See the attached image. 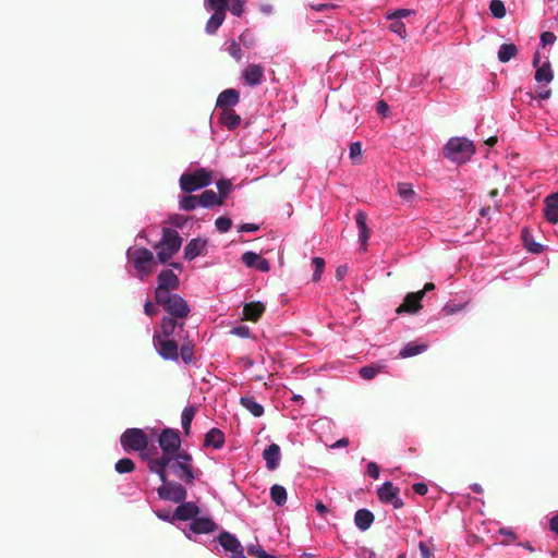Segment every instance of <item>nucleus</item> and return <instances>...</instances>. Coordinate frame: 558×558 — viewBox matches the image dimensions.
I'll use <instances>...</instances> for the list:
<instances>
[{
	"instance_id": "1",
	"label": "nucleus",
	"mask_w": 558,
	"mask_h": 558,
	"mask_svg": "<svg viewBox=\"0 0 558 558\" xmlns=\"http://www.w3.org/2000/svg\"><path fill=\"white\" fill-rule=\"evenodd\" d=\"M167 315L160 319L159 329L155 330L153 344L158 355L165 361L178 362V341L185 332V318L191 313V306L180 294L163 307Z\"/></svg>"
},
{
	"instance_id": "2",
	"label": "nucleus",
	"mask_w": 558,
	"mask_h": 558,
	"mask_svg": "<svg viewBox=\"0 0 558 558\" xmlns=\"http://www.w3.org/2000/svg\"><path fill=\"white\" fill-rule=\"evenodd\" d=\"M245 3L246 0H203L204 10L211 13L205 24V34L216 35L226 20L227 12L238 17L242 16Z\"/></svg>"
},
{
	"instance_id": "3",
	"label": "nucleus",
	"mask_w": 558,
	"mask_h": 558,
	"mask_svg": "<svg viewBox=\"0 0 558 558\" xmlns=\"http://www.w3.org/2000/svg\"><path fill=\"white\" fill-rule=\"evenodd\" d=\"M158 444L162 451L159 458L151 459L148 462L149 471H157L161 468H167L169 458L181 453V438L178 429L166 427L161 430L158 437Z\"/></svg>"
},
{
	"instance_id": "4",
	"label": "nucleus",
	"mask_w": 558,
	"mask_h": 558,
	"mask_svg": "<svg viewBox=\"0 0 558 558\" xmlns=\"http://www.w3.org/2000/svg\"><path fill=\"white\" fill-rule=\"evenodd\" d=\"M125 257L134 268V276L141 281L146 280L159 264L157 256H154V253L144 246H130L125 252Z\"/></svg>"
},
{
	"instance_id": "5",
	"label": "nucleus",
	"mask_w": 558,
	"mask_h": 558,
	"mask_svg": "<svg viewBox=\"0 0 558 558\" xmlns=\"http://www.w3.org/2000/svg\"><path fill=\"white\" fill-rule=\"evenodd\" d=\"M167 472L186 485H193L199 475V471L193 468L192 456L186 450L169 458Z\"/></svg>"
},
{
	"instance_id": "6",
	"label": "nucleus",
	"mask_w": 558,
	"mask_h": 558,
	"mask_svg": "<svg viewBox=\"0 0 558 558\" xmlns=\"http://www.w3.org/2000/svg\"><path fill=\"white\" fill-rule=\"evenodd\" d=\"M158 475L161 485L157 488V495L161 500L179 504L186 500L187 490L182 483L172 481L168 476L167 468L149 471Z\"/></svg>"
},
{
	"instance_id": "7",
	"label": "nucleus",
	"mask_w": 558,
	"mask_h": 558,
	"mask_svg": "<svg viewBox=\"0 0 558 558\" xmlns=\"http://www.w3.org/2000/svg\"><path fill=\"white\" fill-rule=\"evenodd\" d=\"M474 154L475 146L466 137H451L442 148L444 157L457 165L470 161Z\"/></svg>"
},
{
	"instance_id": "8",
	"label": "nucleus",
	"mask_w": 558,
	"mask_h": 558,
	"mask_svg": "<svg viewBox=\"0 0 558 558\" xmlns=\"http://www.w3.org/2000/svg\"><path fill=\"white\" fill-rule=\"evenodd\" d=\"M182 245V238L179 232L172 228H163L161 239L154 245L156 250L157 262L166 265L179 252Z\"/></svg>"
},
{
	"instance_id": "9",
	"label": "nucleus",
	"mask_w": 558,
	"mask_h": 558,
	"mask_svg": "<svg viewBox=\"0 0 558 558\" xmlns=\"http://www.w3.org/2000/svg\"><path fill=\"white\" fill-rule=\"evenodd\" d=\"M211 182V171L206 168H198L192 172H184L180 177V187L183 192L189 194L209 186Z\"/></svg>"
},
{
	"instance_id": "10",
	"label": "nucleus",
	"mask_w": 558,
	"mask_h": 558,
	"mask_svg": "<svg viewBox=\"0 0 558 558\" xmlns=\"http://www.w3.org/2000/svg\"><path fill=\"white\" fill-rule=\"evenodd\" d=\"M218 530V524L208 515L197 514L183 530L184 536L192 542H198V535L210 534Z\"/></svg>"
},
{
	"instance_id": "11",
	"label": "nucleus",
	"mask_w": 558,
	"mask_h": 558,
	"mask_svg": "<svg viewBox=\"0 0 558 558\" xmlns=\"http://www.w3.org/2000/svg\"><path fill=\"white\" fill-rule=\"evenodd\" d=\"M120 444L122 449L125 452L130 451H138L143 452L147 450L149 445V439L146 433L142 428H126L121 437H120Z\"/></svg>"
},
{
	"instance_id": "12",
	"label": "nucleus",
	"mask_w": 558,
	"mask_h": 558,
	"mask_svg": "<svg viewBox=\"0 0 558 558\" xmlns=\"http://www.w3.org/2000/svg\"><path fill=\"white\" fill-rule=\"evenodd\" d=\"M378 499L383 504H389L395 509H401L404 506L400 497V489L390 481H385L377 489Z\"/></svg>"
},
{
	"instance_id": "13",
	"label": "nucleus",
	"mask_w": 558,
	"mask_h": 558,
	"mask_svg": "<svg viewBox=\"0 0 558 558\" xmlns=\"http://www.w3.org/2000/svg\"><path fill=\"white\" fill-rule=\"evenodd\" d=\"M532 65L535 68L534 78L537 83L549 84L554 80V71L551 69V64L548 58H546V60L541 64L539 51L534 52Z\"/></svg>"
},
{
	"instance_id": "14",
	"label": "nucleus",
	"mask_w": 558,
	"mask_h": 558,
	"mask_svg": "<svg viewBox=\"0 0 558 558\" xmlns=\"http://www.w3.org/2000/svg\"><path fill=\"white\" fill-rule=\"evenodd\" d=\"M208 240L205 238L191 239L183 248V257L187 262L194 260L196 257L205 255L207 252Z\"/></svg>"
},
{
	"instance_id": "15",
	"label": "nucleus",
	"mask_w": 558,
	"mask_h": 558,
	"mask_svg": "<svg viewBox=\"0 0 558 558\" xmlns=\"http://www.w3.org/2000/svg\"><path fill=\"white\" fill-rule=\"evenodd\" d=\"M201 513V509L194 501H181L172 512V518H177L179 521H192L197 514Z\"/></svg>"
},
{
	"instance_id": "16",
	"label": "nucleus",
	"mask_w": 558,
	"mask_h": 558,
	"mask_svg": "<svg viewBox=\"0 0 558 558\" xmlns=\"http://www.w3.org/2000/svg\"><path fill=\"white\" fill-rule=\"evenodd\" d=\"M422 300H423V293H416V292H409L404 296V302L402 305L397 307L396 313L397 314H416L422 308Z\"/></svg>"
},
{
	"instance_id": "17",
	"label": "nucleus",
	"mask_w": 558,
	"mask_h": 558,
	"mask_svg": "<svg viewBox=\"0 0 558 558\" xmlns=\"http://www.w3.org/2000/svg\"><path fill=\"white\" fill-rule=\"evenodd\" d=\"M178 341V360L181 359L184 364H191L194 360V343L189 339V332L185 330L182 338H175Z\"/></svg>"
},
{
	"instance_id": "18",
	"label": "nucleus",
	"mask_w": 558,
	"mask_h": 558,
	"mask_svg": "<svg viewBox=\"0 0 558 558\" xmlns=\"http://www.w3.org/2000/svg\"><path fill=\"white\" fill-rule=\"evenodd\" d=\"M244 83L250 87L262 84L264 80V68L262 64H248L242 72Z\"/></svg>"
},
{
	"instance_id": "19",
	"label": "nucleus",
	"mask_w": 558,
	"mask_h": 558,
	"mask_svg": "<svg viewBox=\"0 0 558 558\" xmlns=\"http://www.w3.org/2000/svg\"><path fill=\"white\" fill-rule=\"evenodd\" d=\"M240 101V92L234 88H227L222 90L216 100V108L219 111L230 108L233 109Z\"/></svg>"
},
{
	"instance_id": "20",
	"label": "nucleus",
	"mask_w": 558,
	"mask_h": 558,
	"mask_svg": "<svg viewBox=\"0 0 558 558\" xmlns=\"http://www.w3.org/2000/svg\"><path fill=\"white\" fill-rule=\"evenodd\" d=\"M544 217L551 223H558V191L548 194L544 199Z\"/></svg>"
},
{
	"instance_id": "21",
	"label": "nucleus",
	"mask_w": 558,
	"mask_h": 558,
	"mask_svg": "<svg viewBox=\"0 0 558 558\" xmlns=\"http://www.w3.org/2000/svg\"><path fill=\"white\" fill-rule=\"evenodd\" d=\"M215 539L226 551H229L230 555L234 554L243 547L235 534L225 530L221 531Z\"/></svg>"
},
{
	"instance_id": "22",
	"label": "nucleus",
	"mask_w": 558,
	"mask_h": 558,
	"mask_svg": "<svg viewBox=\"0 0 558 558\" xmlns=\"http://www.w3.org/2000/svg\"><path fill=\"white\" fill-rule=\"evenodd\" d=\"M263 459L269 471L277 470L281 459L280 446L275 442L268 445L263 451Z\"/></svg>"
},
{
	"instance_id": "23",
	"label": "nucleus",
	"mask_w": 558,
	"mask_h": 558,
	"mask_svg": "<svg viewBox=\"0 0 558 558\" xmlns=\"http://www.w3.org/2000/svg\"><path fill=\"white\" fill-rule=\"evenodd\" d=\"M353 521L357 530L365 532L373 525L375 515L369 509L360 508L355 511Z\"/></svg>"
},
{
	"instance_id": "24",
	"label": "nucleus",
	"mask_w": 558,
	"mask_h": 558,
	"mask_svg": "<svg viewBox=\"0 0 558 558\" xmlns=\"http://www.w3.org/2000/svg\"><path fill=\"white\" fill-rule=\"evenodd\" d=\"M366 220H367V215L365 211L359 210L355 214V222H356V227L359 229V243L363 251L366 250L367 242L369 239V229L367 227Z\"/></svg>"
},
{
	"instance_id": "25",
	"label": "nucleus",
	"mask_w": 558,
	"mask_h": 558,
	"mask_svg": "<svg viewBox=\"0 0 558 558\" xmlns=\"http://www.w3.org/2000/svg\"><path fill=\"white\" fill-rule=\"evenodd\" d=\"M241 117L230 108L218 112V122L229 131H234L241 123Z\"/></svg>"
},
{
	"instance_id": "26",
	"label": "nucleus",
	"mask_w": 558,
	"mask_h": 558,
	"mask_svg": "<svg viewBox=\"0 0 558 558\" xmlns=\"http://www.w3.org/2000/svg\"><path fill=\"white\" fill-rule=\"evenodd\" d=\"M428 350V344L426 342L420 341H410L407 342L399 351L398 357L400 359H409L416 355H420Z\"/></svg>"
},
{
	"instance_id": "27",
	"label": "nucleus",
	"mask_w": 558,
	"mask_h": 558,
	"mask_svg": "<svg viewBox=\"0 0 558 558\" xmlns=\"http://www.w3.org/2000/svg\"><path fill=\"white\" fill-rule=\"evenodd\" d=\"M225 441V433L217 427H213L205 434L203 446L218 450L223 447Z\"/></svg>"
},
{
	"instance_id": "28",
	"label": "nucleus",
	"mask_w": 558,
	"mask_h": 558,
	"mask_svg": "<svg viewBox=\"0 0 558 558\" xmlns=\"http://www.w3.org/2000/svg\"><path fill=\"white\" fill-rule=\"evenodd\" d=\"M157 286L178 290L180 287V279L172 269H162L157 276Z\"/></svg>"
},
{
	"instance_id": "29",
	"label": "nucleus",
	"mask_w": 558,
	"mask_h": 558,
	"mask_svg": "<svg viewBox=\"0 0 558 558\" xmlns=\"http://www.w3.org/2000/svg\"><path fill=\"white\" fill-rule=\"evenodd\" d=\"M265 304L259 301L247 302L243 306V315L246 319L256 322L265 312Z\"/></svg>"
},
{
	"instance_id": "30",
	"label": "nucleus",
	"mask_w": 558,
	"mask_h": 558,
	"mask_svg": "<svg viewBox=\"0 0 558 558\" xmlns=\"http://www.w3.org/2000/svg\"><path fill=\"white\" fill-rule=\"evenodd\" d=\"M240 404L245 410H247L254 417H260L265 412L264 407L260 403H258L254 397H241Z\"/></svg>"
},
{
	"instance_id": "31",
	"label": "nucleus",
	"mask_w": 558,
	"mask_h": 558,
	"mask_svg": "<svg viewBox=\"0 0 558 558\" xmlns=\"http://www.w3.org/2000/svg\"><path fill=\"white\" fill-rule=\"evenodd\" d=\"M175 290L169 288H162L161 286H156L154 291V298L156 304L165 307L172 299L173 295L177 294Z\"/></svg>"
},
{
	"instance_id": "32",
	"label": "nucleus",
	"mask_w": 558,
	"mask_h": 558,
	"mask_svg": "<svg viewBox=\"0 0 558 558\" xmlns=\"http://www.w3.org/2000/svg\"><path fill=\"white\" fill-rule=\"evenodd\" d=\"M385 372V365L379 363H371L360 367L359 375L365 380L375 378L378 374Z\"/></svg>"
},
{
	"instance_id": "33",
	"label": "nucleus",
	"mask_w": 558,
	"mask_h": 558,
	"mask_svg": "<svg viewBox=\"0 0 558 558\" xmlns=\"http://www.w3.org/2000/svg\"><path fill=\"white\" fill-rule=\"evenodd\" d=\"M202 208H213L214 206L222 205V201L213 190H205L198 195Z\"/></svg>"
},
{
	"instance_id": "34",
	"label": "nucleus",
	"mask_w": 558,
	"mask_h": 558,
	"mask_svg": "<svg viewBox=\"0 0 558 558\" xmlns=\"http://www.w3.org/2000/svg\"><path fill=\"white\" fill-rule=\"evenodd\" d=\"M269 493H270L271 501L274 504H276L278 507H282L287 502L288 494H287V489L283 486H281L279 484H274L270 487Z\"/></svg>"
},
{
	"instance_id": "35",
	"label": "nucleus",
	"mask_w": 558,
	"mask_h": 558,
	"mask_svg": "<svg viewBox=\"0 0 558 558\" xmlns=\"http://www.w3.org/2000/svg\"><path fill=\"white\" fill-rule=\"evenodd\" d=\"M518 53V48L514 44H502L498 49V60L502 63L510 61Z\"/></svg>"
},
{
	"instance_id": "36",
	"label": "nucleus",
	"mask_w": 558,
	"mask_h": 558,
	"mask_svg": "<svg viewBox=\"0 0 558 558\" xmlns=\"http://www.w3.org/2000/svg\"><path fill=\"white\" fill-rule=\"evenodd\" d=\"M522 239L524 242L525 248L532 254H541L544 250V245L539 242H536L532 236H530L527 229L522 230Z\"/></svg>"
},
{
	"instance_id": "37",
	"label": "nucleus",
	"mask_w": 558,
	"mask_h": 558,
	"mask_svg": "<svg viewBox=\"0 0 558 558\" xmlns=\"http://www.w3.org/2000/svg\"><path fill=\"white\" fill-rule=\"evenodd\" d=\"M180 209L191 211L201 207L198 195H181L179 199Z\"/></svg>"
},
{
	"instance_id": "38",
	"label": "nucleus",
	"mask_w": 558,
	"mask_h": 558,
	"mask_svg": "<svg viewBox=\"0 0 558 558\" xmlns=\"http://www.w3.org/2000/svg\"><path fill=\"white\" fill-rule=\"evenodd\" d=\"M196 408L194 405L185 407L181 413V425L185 433L191 429V424L194 420Z\"/></svg>"
},
{
	"instance_id": "39",
	"label": "nucleus",
	"mask_w": 558,
	"mask_h": 558,
	"mask_svg": "<svg viewBox=\"0 0 558 558\" xmlns=\"http://www.w3.org/2000/svg\"><path fill=\"white\" fill-rule=\"evenodd\" d=\"M228 46L225 50L236 61L240 62L243 58V52L241 49V44L238 39H231L227 41Z\"/></svg>"
},
{
	"instance_id": "40",
	"label": "nucleus",
	"mask_w": 558,
	"mask_h": 558,
	"mask_svg": "<svg viewBox=\"0 0 558 558\" xmlns=\"http://www.w3.org/2000/svg\"><path fill=\"white\" fill-rule=\"evenodd\" d=\"M489 11L492 16L498 20L505 17L507 13L506 5L501 0H490Z\"/></svg>"
},
{
	"instance_id": "41",
	"label": "nucleus",
	"mask_w": 558,
	"mask_h": 558,
	"mask_svg": "<svg viewBox=\"0 0 558 558\" xmlns=\"http://www.w3.org/2000/svg\"><path fill=\"white\" fill-rule=\"evenodd\" d=\"M135 469V463L130 458H122L118 460L114 464V470L119 474H128L131 473Z\"/></svg>"
},
{
	"instance_id": "42",
	"label": "nucleus",
	"mask_w": 558,
	"mask_h": 558,
	"mask_svg": "<svg viewBox=\"0 0 558 558\" xmlns=\"http://www.w3.org/2000/svg\"><path fill=\"white\" fill-rule=\"evenodd\" d=\"M238 40L240 41L241 46L246 49H253L256 45V37L250 29L243 31L238 37Z\"/></svg>"
},
{
	"instance_id": "43",
	"label": "nucleus",
	"mask_w": 558,
	"mask_h": 558,
	"mask_svg": "<svg viewBox=\"0 0 558 558\" xmlns=\"http://www.w3.org/2000/svg\"><path fill=\"white\" fill-rule=\"evenodd\" d=\"M218 189V196L222 201L229 196L233 190L232 182L228 179H220L216 182Z\"/></svg>"
},
{
	"instance_id": "44",
	"label": "nucleus",
	"mask_w": 558,
	"mask_h": 558,
	"mask_svg": "<svg viewBox=\"0 0 558 558\" xmlns=\"http://www.w3.org/2000/svg\"><path fill=\"white\" fill-rule=\"evenodd\" d=\"M312 264L314 266V272L312 275V281L317 282L320 280L322 275L325 268V259L323 257L314 256L312 258Z\"/></svg>"
},
{
	"instance_id": "45",
	"label": "nucleus",
	"mask_w": 558,
	"mask_h": 558,
	"mask_svg": "<svg viewBox=\"0 0 558 558\" xmlns=\"http://www.w3.org/2000/svg\"><path fill=\"white\" fill-rule=\"evenodd\" d=\"M413 13H414V11L411 9L398 8V9L387 11L386 19L401 21L402 19L412 15Z\"/></svg>"
},
{
	"instance_id": "46",
	"label": "nucleus",
	"mask_w": 558,
	"mask_h": 558,
	"mask_svg": "<svg viewBox=\"0 0 558 558\" xmlns=\"http://www.w3.org/2000/svg\"><path fill=\"white\" fill-rule=\"evenodd\" d=\"M468 304H469L468 301H465L463 303H456L453 301H448L444 305L442 312L446 315H454V314H458L459 312L463 311L468 306Z\"/></svg>"
},
{
	"instance_id": "47",
	"label": "nucleus",
	"mask_w": 558,
	"mask_h": 558,
	"mask_svg": "<svg viewBox=\"0 0 558 558\" xmlns=\"http://www.w3.org/2000/svg\"><path fill=\"white\" fill-rule=\"evenodd\" d=\"M262 256L253 251H246L241 256V262L247 268H254Z\"/></svg>"
},
{
	"instance_id": "48",
	"label": "nucleus",
	"mask_w": 558,
	"mask_h": 558,
	"mask_svg": "<svg viewBox=\"0 0 558 558\" xmlns=\"http://www.w3.org/2000/svg\"><path fill=\"white\" fill-rule=\"evenodd\" d=\"M215 226L220 233H226L231 229L232 220L228 216H220L215 220Z\"/></svg>"
},
{
	"instance_id": "49",
	"label": "nucleus",
	"mask_w": 558,
	"mask_h": 558,
	"mask_svg": "<svg viewBox=\"0 0 558 558\" xmlns=\"http://www.w3.org/2000/svg\"><path fill=\"white\" fill-rule=\"evenodd\" d=\"M398 195L403 201H410L414 196V191L412 189V185L409 183H399L398 184Z\"/></svg>"
},
{
	"instance_id": "50",
	"label": "nucleus",
	"mask_w": 558,
	"mask_h": 558,
	"mask_svg": "<svg viewBox=\"0 0 558 558\" xmlns=\"http://www.w3.org/2000/svg\"><path fill=\"white\" fill-rule=\"evenodd\" d=\"M390 21H391V23H390L389 29L393 34L398 35L399 37L405 38L407 29H405L404 23L400 20H390Z\"/></svg>"
},
{
	"instance_id": "51",
	"label": "nucleus",
	"mask_w": 558,
	"mask_h": 558,
	"mask_svg": "<svg viewBox=\"0 0 558 558\" xmlns=\"http://www.w3.org/2000/svg\"><path fill=\"white\" fill-rule=\"evenodd\" d=\"M230 333L235 335L242 339H246L251 337V329L246 325H238L231 329Z\"/></svg>"
},
{
	"instance_id": "52",
	"label": "nucleus",
	"mask_w": 558,
	"mask_h": 558,
	"mask_svg": "<svg viewBox=\"0 0 558 558\" xmlns=\"http://www.w3.org/2000/svg\"><path fill=\"white\" fill-rule=\"evenodd\" d=\"M556 39H557L556 35L549 31L543 32L539 36L541 45L543 47L554 45Z\"/></svg>"
},
{
	"instance_id": "53",
	"label": "nucleus",
	"mask_w": 558,
	"mask_h": 558,
	"mask_svg": "<svg viewBox=\"0 0 558 558\" xmlns=\"http://www.w3.org/2000/svg\"><path fill=\"white\" fill-rule=\"evenodd\" d=\"M366 473L373 480H377L379 477V475H380V468H379V465L376 462L369 461L367 463Z\"/></svg>"
},
{
	"instance_id": "54",
	"label": "nucleus",
	"mask_w": 558,
	"mask_h": 558,
	"mask_svg": "<svg viewBox=\"0 0 558 558\" xmlns=\"http://www.w3.org/2000/svg\"><path fill=\"white\" fill-rule=\"evenodd\" d=\"M155 514L158 519H160L163 522L173 523L177 521V518H172V512L169 510H156Z\"/></svg>"
},
{
	"instance_id": "55",
	"label": "nucleus",
	"mask_w": 558,
	"mask_h": 558,
	"mask_svg": "<svg viewBox=\"0 0 558 558\" xmlns=\"http://www.w3.org/2000/svg\"><path fill=\"white\" fill-rule=\"evenodd\" d=\"M247 553L251 556H255L257 558H262L263 555L266 553V550L262 546H259V545L250 544V545H247Z\"/></svg>"
},
{
	"instance_id": "56",
	"label": "nucleus",
	"mask_w": 558,
	"mask_h": 558,
	"mask_svg": "<svg viewBox=\"0 0 558 558\" xmlns=\"http://www.w3.org/2000/svg\"><path fill=\"white\" fill-rule=\"evenodd\" d=\"M259 230V226L256 223H241L238 226V232L240 233H253Z\"/></svg>"
},
{
	"instance_id": "57",
	"label": "nucleus",
	"mask_w": 558,
	"mask_h": 558,
	"mask_svg": "<svg viewBox=\"0 0 558 558\" xmlns=\"http://www.w3.org/2000/svg\"><path fill=\"white\" fill-rule=\"evenodd\" d=\"M349 153H350V158L353 160L356 157H360L362 155V144L360 142H353L350 145Z\"/></svg>"
},
{
	"instance_id": "58",
	"label": "nucleus",
	"mask_w": 558,
	"mask_h": 558,
	"mask_svg": "<svg viewBox=\"0 0 558 558\" xmlns=\"http://www.w3.org/2000/svg\"><path fill=\"white\" fill-rule=\"evenodd\" d=\"M170 222L174 227L182 229L187 222V218L182 215H174L170 218Z\"/></svg>"
},
{
	"instance_id": "59",
	"label": "nucleus",
	"mask_w": 558,
	"mask_h": 558,
	"mask_svg": "<svg viewBox=\"0 0 558 558\" xmlns=\"http://www.w3.org/2000/svg\"><path fill=\"white\" fill-rule=\"evenodd\" d=\"M253 269H257L262 272H268L270 270V264H269L268 259H266L262 256Z\"/></svg>"
},
{
	"instance_id": "60",
	"label": "nucleus",
	"mask_w": 558,
	"mask_h": 558,
	"mask_svg": "<svg viewBox=\"0 0 558 558\" xmlns=\"http://www.w3.org/2000/svg\"><path fill=\"white\" fill-rule=\"evenodd\" d=\"M412 488H413L414 493L420 495V496H424L428 492L427 485L425 483H423V482L414 483Z\"/></svg>"
},
{
	"instance_id": "61",
	"label": "nucleus",
	"mask_w": 558,
	"mask_h": 558,
	"mask_svg": "<svg viewBox=\"0 0 558 558\" xmlns=\"http://www.w3.org/2000/svg\"><path fill=\"white\" fill-rule=\"evenodd\" d=\"M144 313L149 317H153L157 313L156 307L149 300H146L144 303Z\"/></svg>"
},
{
	"instance_id": "62",
	"label": "nucleus",
	"mask_w": 558,
	"mask_h": 558,
	"mask_svg": "<svg viewBox=\"0 0 558 558\" xmlns=\"http://www.w3.org/2000/svg\"><path fill=\"white\" fill-rule=\"evenodd\" d=\"M418 549L422 558H432L433 554L424 542L418 543Z\"/></svg>"
},
{
	"instance_id": "63",
	"label": "nucleus",
	"mask_w": 558,
	"mask_h": 558,
	"mask_svg": "<svg viewBox=\"0 0 558 558\" xmlns=\"http://www.w3.org/2000/svg\"><path fill=\"white\" fill-rule=\"evenodd\" d=\"M349 445V439L347 437H342L338 440H336L332 445H330L331 449H339L347 447Z\"/></svg>"
},
{
	"instance_id": "64",
	"label": "nucleus",
	"mask_w": 558,
	"mask_h": 558,
	"mask_svg": "<svg viewBox=\"0 0 558 558\" xmlns=\"http://www.w3.org/2000/svg\"><path fill=\"white\" fill-rule=\"evenodd\" d=\"M550 530L558 535V514L551 517L549 521Z\"/></svg>"
}]
</instances>
